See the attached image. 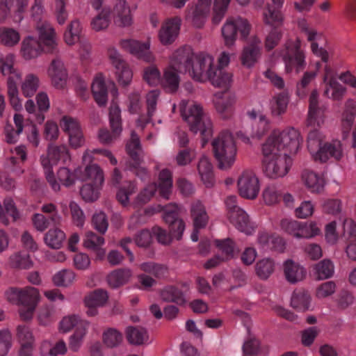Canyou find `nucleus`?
I'll use <instances>...</instances> for the list:
<instances>
[{
    "mask_svg": "<svg viewBox=\"0 0 356 356\" xmlns=\"http://www.w3.org/2000/svg\"><path fill=\"white\" fill-rule=\"evenodd\" d=\"M301 181L308 191L314 194L323 192L325 186L324 177L309 169L302 172Z\"/></svg>",
    "mask_w": 356,
    "mask_h": 356,
    "instance_id": "obj_27",
    "label": "nucleus"
},
{
    "mask_svg": "<svg viewBox=\"0 0 356 356\" xmlns=\"http://www.w3.org/2000/svg\"><path fill=\"white\" fill-rule=\"evenodd\" d=\"M111 10L108 8H104L97 16L92 19L90 25L92 30L101 31L106 29L111 23Z\"/></svg>",
    "mask_w": 356,
    "mask_h": 356,
    "instance_id": "obj_55",
    "label": "nucleus"
},
{
    "mask_svg": "<svg viewBox=\"0 0 356 356\" xmlns=\"http://www.w3.org/2000/svg\"><path fill=\"white\" fill-rule=\"evenodd\" d=\"M55 178L60 186L63 185L66 187L74 185L76 180L75 173L67 167L60 168Z\"/></svg>",
    "mask_w": 356,
    "mask_h": 356,
    "instance_id": "obj_64",
    "label": "nucleus"
},
{
    "mask_svg": "<svg viewBox=\"0 0 356 356\" xmlns=\"http://www.w3.org/2000/svg\"><path fill=\"white\" fill-rule=\"evenodd\" d=\"M120 47L147 63L155 61V56L151 51V41L147 39L145 42H141L133 39H123L120 41Z\"/></svg>",
    "mask_w": 356,
    "mask_h": 356,
    "instance_id": "obj_14",
    "label": "nucleus"
},
{
    "mask_svg": "<svg viewBox=\"0 0 356 356\" xmlns=\"http://www.w3.org/2000/svg\"><path fill=\"white\" fill-rule=\"evenodd\" d=\"M66 238L65 234L58 228L50 229L44 235L45 244L52 249H60Z\"/></svg>",
    "mask_w": 356,
    "mask_h": 356,
    "instance_id": "obj_52",
    "label": "nucleus"
},
{
    "mask_svg": "<svg viewBox=\"0 0 356 356\" xmlns=\"http://www.w3.org/2000/svg\"><path fill=\"white\" fill-rule=\"evenodd\" d=\"M191 215L195 229H202L206 227L209 216L206 209L200 200H195L191 205Z\"/></svg>",
    "mask_w": 356,
    "mask_h": 356,
    "instance_id": "obj_41",
    "label": "nucleus"
},
{
    "mask_svg": "<svg viewBox=\"0 0 356 356\" xmlns=\"http://www.w3.org/2000/svg\"><path fill=\"white\" fill-rule=\"evenodd\" d=\"M315 65L316 70L314 71L305 72L300 81L297 83V95L300 97H304L306 95L305 89L312 84L317 76L318 72L321 67V63L316 62Z\"/></svg>",
    "mask_w": 356,
    "mask_h": 356,
    "instance_id": "obj_57",
    "label": "nucleus"
},
{
    "mask_svg": "<svg viewBox=\"0 0 356 356\" xmlns=\"http://www.w3.org/2000/svg\"><path fill=\"white\" fill-rule=\"evenodd\" d=\"M160 96V90L155 89L150 90L146 95V104L147 116L140 115L136 120V127L143 130L146 124L149 122L152 116L156 111V106Z\"/></svg>",
    "mask_w": 356,
    "mask_h": 356,
    "instance_id": "obj_36",
    "label": "nucleus"
},
{
    "mask_svg": "<svg viewBox=\"0 0 356 356\" xmlns=\"http://www.w3.org/2000/svg\"><path fill=\"white\" fill-rule=\"evenodd\" d=\"M212 0H197L195 4L188 6L186 19L193 26L202 28L209 15Z\"/></svg>",
    "mask_w": 356,
    "mask_h": 356,
    "instance_id": "obj_17",
    "label": "nucleus"
},
{
    "mask_svg": "<svg viewBox=\"0 0 356 356\" xmlns=\"http://www.w3.org/2000/svg\"><path fill=\"white\" fill-rule=\"evenodd\" d=\"M105 240L92 232L86 233L83 239V245L88 250L94 252L96 259L102 260L106 256V249L103 248Z\"/></svg>",
    "mask_w": 356,
    "mask_h": 356,
    "instance_id": "obj_31",
    "label": "nucleus"
},
{
    "mask_svg": "<svg viewBox=\"0 0 356 356\" xmlns=\"http://www.w3.org/2000/svg\"><path fill=\"white\" fill-rule=\"evenodd\" d=\"M313 270L318 280H325L333 275L334 266L330 260L323 259L313 266Z\"/></svg>",
    "mask_w": 356,
    "mask_h": 356,
    "instance_id": "obj_58",
    "label": "nucleus"
},
{
    "mask_svg": "<svg viewBox=\"0 0 356 356\" xmlns=\"http://www.w3.org/2000/svg\"><path fill=\"white\" fill-rule=\"evenodd\" d=\"M33 261L28 254L17 252L8 258V265L11 268L28 270L33 266Z\"/></svg>",
    "mask_w": 356,
    "mask_h": 356,
    "instance_id": "obj_47",
    "label": "nucleus"
},
{
    "mask_svg": "<svg viewBox=\"0 0 356 356\" xmlns=\"http://www.w3.org/2000/svg\"><path fill=\"white\" fill-rule=\"evenodd\" d=\"M262 170L270 179H278L285 177L292 165V159L286 153L278 152L261 144Z\"/></svg>",
    "mask_w": 356,
    "mask_h": 356,
    "instance_id": "obj_4",
    "label": "nucleus"
},
{
    "mask_svg": "<svg viewBox=\"0 0 356 356\" xmlns=\"http://www.w3.org/2000/svg\"><path fill=\"white\" fill-rule=\"evenodd\" d=\"M179 107L181 116L188 123L191 131L201 134L203 137L202 145H204L205 139L212 134L211 119L204 113L202 106L195 102L182 100Z\"/></svg>",
    "mask_w": 356,
    "mask_h": 356,
    "instance_id": "obj_3",
    "label": "nucleus"
},
{
    "mask_svg": "<svg viewBox=\"0 0 356 356\" xmlns=\"http://www.w3.org/2000/svg\"><path fill=\"white\" fill-rule=\"evenodd\" d=\"M180 25L181 19L179 18L165 21L159 33L160 42L164 45L172 43L179 34Z\"/></svg>",
    "mask_w": 356,
    "mask_h": 356,
    "instance_id": "obj_30",
    "label": "nucleus"
},
{
    "mask_svg": "<svg viewBox=\"0 0 356 356\" xmlns=\"http://www.w3.org/2000/svg\"><path fill=\"white\" fill-rule=\"evenodd\" d=\"M257 244L264 250H275L282 252L285 247V243L282 238L266 231L258 234Z\"/></svg>",
    "mask_w": 356,
    "mask_h": 356,
    "instance_id": "obj_33",
    "label": "nucleus"
},
{
    "mask_svg": "<svg viewBox=\"0 0 356 356\" xmlns=\"http://www.w3.org/2000/svg\"><path fill=\"white\" fill-rule=\"evenodd\" d=\"M270 129V122L264 115H260L258 120L252 124L251 136L252 138H261L265 136Z\"/></svg>",
    "mask_w": 356,
    "mask_h": 356,
    "instance_id": "obj_63",
    "label": "nucleus"
},
{
    "mask_svg": "<svg viewBox=\"0 0 356 356\" xmlns=\"http://www.w3.org/2000/svg\"><path fill=\"white\" fill-rule=\"evenodd\" d=\"M161 298L166 302H173L179 305H184L187 302L184 293L177 287L168 286L161 293Z\"/></svg>",
    "mask_w": 356,
    "mask_h": 356,
    "instance_id": "obj_50",
    "label": "nucleus"
},
{
    "mask_svg": "<svg viewBox=\"0 0 356 356\" xmlns=\"http://www.w3.org/2000/svg\"><path fill=\"white\" fill-rule=\"evenodd\" d=\"M38 41L47 53L58 50V38L54 26L48 21H38L34 25Z\"/></svg>",
    "mask_w": 356,
    "mask_h": 356,
    "instance_id": "obj_13",
    "label": "nucleus"
},
{
    "mask_svg": "<svg viewBox=\"0 0 356 356\" xmlns=\"http://www.w3.org/2000/svg\"><path fill=\"white\" fill-rule=\"evenodd\" d=\"M190 51L177 49L170 57L168 65L164 68L161 76V87L169 92L177 90L180 83V74L187 72L186 63Z\"/></svg>",
    "mask_w": 356,
    "mask_h": 356,
    "instance_id": "obj_5",
    "label": "nucleus"
},
{
    "mask_svg": "<svg viewBox=\"0 0 356 356\" xmlns=\"http://www.w3.org/2000/svg\"><path fill=\"white\" fill-rule=\"evenodd\" d=\"M126 147L127 153L134 161V164L129 163L126 164L127 169L135 170L137 176L144 178V176L147 175V171L144 168L139 166L143 159V152L140 147L139 137L134 131L131 132V138Z\"/></svg>",
    "mask_w": 356,
    "mask_h": 356,
    "instance_id": "obj_15",
    "label": "nucleus"
},
{
    "mask_svg": "<svg viewBox=\"0 0 356 356\" xmlns=\"http://www.w3.org/2000/svg\"><path fill=\"white\" fill-rule=\"evenodd\" d=\"M208 81H209L214 87L226 90L232 86L233 75L229 72L217 67L216 70L213 72Z\"/></svg>",
    "mask_w": 356,
    "mask_h": 356,
    "instance_id": "obj_44",
    "label": "nucleus"
},
{
    "mask_svg": "<svg viewBox=\"0 0 356 356\" xmlns=\"http://www.w3.org/2000/svg\"><path fill=\"white\" fill-rule=\"evenodd\" d=\"M109 121L112 129V134L108 130L102 129L98 134L99 140L102 143H110L116 139L122 133V122L120 109L119 106L112 103L109 110Z\"/></svg>",
    "mask_w": 356,
    "mask_h": 356,
    "instance_id": "obj_18",
    "label": "nucleus"
},
{
    "mask_svg": "<svg viewBox=\"0 0 356 356\" xmlns=\"http://www.w3.org/2000/svg\"><path fill=\"white\" fill-rule=\"evenodd\" d=\"M213 155L220 169L229 168L235 162L237 149L232 134L221 132L212 141Z\"/></svg>",
    "mask_w": 356,
    "mask_h": 356,
    "instance_id": "obj_9",
    "label": "nucleus"
},
{
    "mask_svg": "<svg viewBox=\"0 0 356 356\" xmlns=\"http://www.w3.org/2000/svg\"><path fill=\"white\" fill-rule=\"evenodd\" d=\"M323 132L314 129L307 137V148L315 161L326 162L330 159L339 160L343 156V147L339 140H325Z\"/></svg>",
    "mask_w": 356,
    "mask_h": 356,
    "instance_id": "obj_1",
    "label": "nucleus"
},
{
    "mask_svg": "<svg viewBox=\"0 0 356 356\" xmlns=\"http://www.w3.org/2000/svg\"><path fill=\"white\" fill-rule=\"evenodd\" d=\"M307 123L312 127H321L325 121V108L318 104V93L316 90L312 92L309 99Z\"/></svg>",
    "mask_w": 356,
    "mask_h": 356,
    "instance_id": "obj_24",
    "label": "nucleus"
},
{
    "mask_svg": "<svg viewBox=\"0 0 356 356\" xmlns=\"http://www.w3.org/2000/svg\"><path fill=\"white\" fill-rule=\"evenodd\" d=\"M180 207L175 204H170L164 209L163 220L168 223L176 239L179 240L185 229L184 222L178 218Z\"/></svg>",
    "mask_w": 356,
    "mask_h": 356,
    "instance_id": "obj_21",
    "label": "nucleus"
},
{
    "mask_svg": "<svg viewBox=\"0 0 356 356\" xmlns=\"http://www.w3.org/2000/svg\"><path fill=\"white\" fill-rule=\"evenodd\" d=\"M273 8L270 5H267L263 12V20L264 23L272 27H279L283 24L284 15L280 10L284 2V0H271Z\"/></svg>",
    "mask_w": 356,
    "mask_h": 356,
    "instance_id": "obj_28",
    "label": "nucleus"
},
{
    "mask_svg": "<svg viewBox=\"0 0 356 356\" xmlns=\"http://www.w3.org/2000/svg\"><path fill=\"white\" fill-rule=\"evenodd\" d=\"M108 298L107 292L103 289H97L88 294L84 298L87 314L90 316L97 315V308L103 307L106 303Z\"/></svg>",
    "mask_w": 356,
    "mask_h": 356,
    "instance_id": "obj_29",
    "label": "nucleus"
},
{
    "mask_svg": "<svg viewBox=\"0 0 356 356\" xmlns=\"http://www.w3.org/2000/svg\"><path fill=\"white\" fill-rule=\"evenodd\" d=\"M215 243L216 245L218 247L219 250L223 254V256L222 258H220L219 257H215L207 261L204 264V267L207 269L213 268L219 264L221 261L227 260L234 256V245L232 240L229 238H226L222 241L216 240Z\"/></svg>",
    "mask_w": 356,
    "mask_h": 356,
    "instance_id": "obj_35",
    "label": "nucleus"
},
{
    "mask_svg": "<svg viewBox=\"0 0 356 356\" xmlns=\"http://www.w3.org/2000/svg\"><path fill=\"white\" fill-rule=\"evenodd\" d=\"M123 341L122 334L115 328L106 329L102 334V341L108 348H115L120 346Z\"/></svg>",
    "mask_w": 356,
    "mask_h": 356,
    "instance_id": "obj_60",
    "label": "nucleus"
},
{
    "mask_svg": "<svg viewBox=\"0 0 356 356\" xmlns=\"http://www.w3.org/2000/svg\"><path fill=\"white\" fill-rule=\"evenodd\" d=\"M81 180L90 181L97 186H103L104 182V172L97 163L87 165L79 176Z\"/></svg>",
    "mask_w": 356,
    "mask_h": 356,
    "instance_id": "obj_38",
    "label": "nucleus"
},
{
    "mask_svg": "<svg viewBox=\"0 0 356 356\" xmlns=\"http://www.w3.org/2000/svg\"><path fill=\"white\" fill-rule=\"evenodd\" d=\"M312 298L304 289L295 290L291 296L290 306L298 312H306L310 309Z\"/></svg>",
    "mask_w": 356,
    "mask_h": 356,
    "instance_id": "obj_40",
    "label": "nucleus"
},
{
    "mask_svg": "<svg viewBox=\"0 0 356 356\" xmlns=\"http://www.w3.org/2000/svg\"><path fill=\"white\" fill-rule=\"evenodd\" d=\"M298 26L301 33L305 36L307 40L310 42H318L323 38V33L317 31L316 29L309 26L305 19H300L298 21Z\"/></svg>",
    "mask_w": 356,
    "mask_h": 356,
    "instance_id": "obj_59",
    "label": "nucleus"
},
{
    "mask_svg": "<svg viewBox=\"0 0 356 356\" xmlns=\"http://www.w3.org/2000/svg\"><path fill=\"white\" fill-rule=\"evenodd\" d=\"M179 49L188 50L190 54L186 63V71L195 81L204 83L216 70L217 65L214 57L206 52L193 53L190 47Z\"/></svg>",
    "mask_w": 356,
    "mask_h": 356,
    "instance_id": "obj_6",
    "label": "nucleus"
},
{
    "mask_svg": "<svg viewBox=\"0 0 356 356\" xmlns=\"http://www.w3.org/2000/svg\"><path fill=\"white\" fill-rule=\"evenodd\" d=\"M76 274L71 269H62L56 272L52 277L54 284L58 287H69L76 280Z\"/></svg>",
    "mask_w": 356,
    "mask_h": 356,
    "instance_id": "obj_51",
    "label": "nucleus"
},
{
    "mask_svg": "<svg viewBox=\"0 0 356 356\" xmlns=\"http://www.w3.org/2000/svg\"><path fill=\"white\" fill-rule=\"evenodd\" d=\"M45 51L37 38L33 35H27L23 38L20 44L19 55L25 61H31L39 58Z\"/></svg>",
    "mask_w": 356,
    "mask_h": 356,
    "instance_id": "obj_25",
    "label": "nucleus"
},
{
    "mask_svg": "<svg viewBox=\"0 0 356 356\" xmlns=\"http://www.w3.org/2000/svg\"><path fill=\"white\" fill-rule=\"evenodd\" d=\"M301 44L302 42L298 38L289 40L280 51L279 55L284 63V71L286 74L293 72L298 74L305 67V52L301 49Z\"/></svg>",
    "mask_w": 356,
    "mask_h": 356,
    "instance_id": "obj_10",
    "label": "nucleus"
},
{
    "mask_svg": "<svg viewBox=\"0 0 356 356\" xmlns=\"http://www.w3.org/2000/svg\"><path fill=\"white\" fill-rule=\"evenodd\" d=\"M302 142L300 132L293 127H289L282 131L273 130L262 144L289 156L298 152Z\"/></svg>",
    "mask_w": 356,
    "mask_h": 356,
    "instance_id": "obj_7",
    "label": "nucleus"
},
{
    "mask_svg": "<svg viewBox=\"0 0 356 356\" xmlns=\"http://www.w3.org/2000/svg\"><path fill=\"white\" fill-rule=\"evenodd\" d=\"M81 25L80 22L73 20L64 33L63 39L65 42L69 46L74 45L83 39L81 38Z\"/></svg>",
    "mask_w": 356,
    "mask_h": 356,
    "instance_id": "obj_56",
    "label": "nucleus"
},
{
    "mask_svg": "<svg viewBox=\"0 0 356 356\" xmlns=\"http://www.w3.org/2000/svg\"><path fill=\"white\" fill-rule=\"evenodd\" d=\"M261 40L256 36L252 37L243 49L241 56L242 65L248 68L253 67L261 56Z\"/></svg>",
    "mask_w": 356,
    "mask_h": 356,
    "instance_id": "obj_26",
    "label": "nucleus"
},
{
    "mask_svg": "<svg viewBox=\"0 0 356 356\" xmlns=\"http://www.w3.org/2000/svg\"><path fill=\"white\" fill-rule=\"evenodd\" d=\"M21 40L19 32L10 27L3 26L0 28V44L8 48H13L17 46Z\"/></svg>",
    "mask_w": 356,
    "mask_h": 356,
    "instance_id": "obj_46",
    "label": "nucleus"
},
{
    "mask_svg": "<svg viewBox=\"0 0 356 356\" xmlns=\"http://www.w3.org/2000/svg\"><path fill=\"white\" fill-rule=\"evenodd\" d=\"M126 335L128 341L135 346H147L152 343L146 329L130 326L126 329Z\"/></svg>",
    "mask_w": 356,
    "mask_h": 356,
    "instance_id": "obj_39",
    "label": "nucleus"
},
{
    "mask_svg": "<svg viewBox=\"0 0 356 356\" xmlns=\"http://www.w3.org/2000/svg\"><path fill=\"white\" fill-rule=\"evenodd\" d=\"M39 87V77L33 73L27 74L21 83V90L26 97L33 96Z\"/></svg>",
    "mask_w": 356,
    "mask_h": 356,
    "instance_id": "obj_53",
    "label": "nucleus"
},
{
    "mask_svg": "<svg viewBox=\"0 0 356 356\" xmlns=\"http://www.w3.org/2000/svg\"><path fill=\"white\" fill-rule=\"evenodd\" d=\"M20 218L21 213L11 197L5 198L3 204L0 203V222L3 225L8 226L10 222H16Z\"/></svg>",
    "mask_w": 356,
    "mask_h": 356,
    "instance_id": "obj_32",
    "label": "nucleus"
},
{
    "mask_svg": "<svg viewBox=\"0 0 356 356\" xmlns=\"http://www.w3.org/2000/svg\"><path fill=\"white\" fill-rule=\"evenodd\" d=\"M89 322L86 321L79 324L74 332L70 337L69 346L73 351H78L83 344V339L87 334Z\"/></svg>",
    "mask_w": 356,
    "mask_h": 356,
    "instance_id": "obj_48",
    "label": "nucleus"
},
{
    "mask_svg": "<svg viewBox=\"0 0 356 356\" xmlns=\"http://www.w3.org/2000/svg\"><path fill=\"white\" fill-rule=\"evenodd\" d=\"M197 170L205 186H212L214 182L213 167L208 157L202 156L200 158L197 164Z\"/></svg>",
    "mask_w": 356,
    "mask_h": 356,
    "instance_id": "obj_45",
    "label": "nucleus"
},
{
    "mask_svg": "<svg viewBox=\"0 0 356 356\" xmlns=\"http://www.w3.org/2000/svg\"><path fill=\"white\" fill-rule=\"evenodd\" d=\"M239 195L248 200L255 199L260 191V182L256 174L250 170L244 171L237 182Z\"/></svg>",
    "mask_w": 356,
    "mask_h": 356,
    "instance_id": "obj_16",
    "label": "nucleus"
},
{
    "mask_svg": "<svg viewBox=\"0 0 356 356\" xmlns=\"http://www.w3.org/2000/svg\"><path fill=\"white\" fill-rule=\"evenodd\" d=\"M289 102V95L286 92L275 95L268 103V109L273 118H279L286 111Z\"/></svg>",
    "mask_w": 356,
    "mask_h": 356,
    "instance_id": "obj_37",
    "label": "nucleus"
},
{
    "mask_svg": "<svg viewBox=\"0 0 356 356\" xmlns=\"http://www.w3.org/2000/svg\"><path fill=\"white\" fill-rule=\"evenodd\" d=\"M323 82L325 84V95L333 100H339L346 93V88L338 83L333 70L327 65L324 67Z\"/></svg>",
    "mask_w": 356,
    "mask_h": 356,
    "instance_id": "obj_22",
    "label": "nucleus"
},
{
    "mask_svg": "<svg viewBox=\"0 0 356 356\" xmlns=\"http://www.w3.org/2000/svg\"><path fill=\"white\" fill-rule=\"evenodd\" d=\"M132 275L131 270L128 268L118 269L112 271L107 277V282L110 286L118 288L126 284Z\"/></svg>",
    "mask_w": 356,
    "mask_h": 356,
    "instance_id": "obj_54",
    "label": "nucleus"
},
{
    "mask_svg": "<svg viewBox=\"0 0 356 356\" xmlns=\"http://www.w3.org/2000/svg\"><path fill=\"white\" fill-rule=\"evenodd\" d=\"M250 25L249 22L243 18H229L222 27V35L225 46L232 47L234 45L237 31H239L241 36L246 38L250 33Z\"/></svg>",
    "mask_w": 356,
    "mask_h": 356,
    "instance_id": "obj_12",
    "label": "nucleus"
},
{
    "mask_svg": "<svg viewBox=\"0 0 356 356\" xmlns=\"http://www.w3.org/2000/svg\"><path fill=\"white\" fill-rule=\"evenodd\" d=\"M111 12L114 24L119 28H129L134 23L133 13L125 0H115Z\"/></svg>",
    "mask_w": 356,
    "mask_h": 356,
    "instance_id": "obj_19",
    "label": "nucleus"
},
{
    "mask_svg": "<svg viewBox=\"0 0 356 356\" xmlns=\"http://www.w3.org/2000/svg\"><path fill=\"white\" fill-rule=\"evenodd\" d=\"M275 262L270 258H264L257 261L255 265L257 275L262 279H268L275 270Z\"/></svg>",
    "mask_w": 356,
    "mask_h": 356,
    "instance_id": "obj_61",
    "label": "nucleus"
},
{
    "mask_svg": "<svg viewBox=\"0 0 356 356\" xmlns=\"http://www.w3.org/2000/svg\"><path fill=\"white\" fill-rule=\"evenodd\" d=\"M93 97L99 106H104L107 102V87L102 74H97L92 83Z\"/></svg>",
    "mask_w": 356,
    "mask_h": 356,
    "instance_id": "obj_43",
    "label": "nucleus"
},
{
    "mask_svg": "<svg viewBox=\"0 0 356 356\" xmlns=\"http://www.w3.org/2000/svg\"><path fill=\"white\" fill-rule=\"evenodd\" d=\"M172 187L171 172L167 170H162L159 175V188L161 195L168 199Z\"/></svg>",
    "mask_w": 356,
    "mask_h": 356,
    "instance_id": "obj_62",
    "label": "nucleus"
},
{
    "mask_svg": "<svg viewBox=\"0 0 356 356\" xmlns=\"http://www.w3.org/2000/svg\"><path fill=\"white\" fill-rule=\"evenodd\" d=\"M356 117V102L352 99L348 100L341 114V123L342 127L346 132H348L355 121Z\"/></svg>",
    "mask_w": 356,
    "mask_h": 356,
    "instance_id": "obj_49",
    "label": "nucleus"
},
{
    "mask_svg": "<svg viewBox=\"0 0 356 356\" xmlns=\"http://www.w3.org/2000/svg\"><path fill=\"white\" fill-rule=\"evenodd\" d=\"M4 297L10 303L20 307L19 315L24 321L33 318L41 300L39 289L31 286L22 288L10 287L5 291Z\"/></svg>",
    "mask_w": 356,
    "mask_h": 356,
    "instance_id": "obj_2",
    "label": "nucleus"
},
{
    "mask_svg": "<svg viewBox=\"0 0 356 356\" xmlns=\"http://www.w3.org/2000/svg\"><path fill=\"white\" fill-rule=\"evenodd\" d=\"M67 351V345L64 340L59 339L55 343L50 340H43L40 346L42 356H58L65 355Z\"/></svg>",
    "mask_w": 356,
    "mask_h": 356,
    "instance_id": "obj_42",
    "label": "nucleus"
},
{
    "mask_svg": "<svg viewBox=\"0 0 356 356\" xmlns=\"http://www.w3.org/2000/svg\"><path fill=\"white\" fill-rule=\"evenodd\" d=\"M236 97L232 92H216L213 97V103L216 111L223 118H229L234 113Z\"/></svg>",
    "mask_w": 356,
    "mask_h": 356,
    "instance_id": "obj_23",
    "label": "nucleus"
},
{
    "mask_svg": "<svg viewBox=\"0 0 356 356\" xmlns=\"http://www.w3.org/2000/svg\"><path fill=\"white\" fill-rule=\"evenodd\" d=\"M283 269L286 280L291 284L300 282L306 277L305 268L291 259L284 262Z\"/></svg>",
    "mask_w": 356,
    "mask_h": 356,
    "instance_id": "obj_34",
    "label": "nucleus"
},
{
    "mask_svg": "<svg viewBox=\"0 0 356 356\" xmlns=\"http://www.w3.org/2000/svg\"><path fill=\"white\" fill-rule=\"evenodd\" d=\"M225 204L227 211V218L237 229L246 234H250L254 230L251 225L248 214L236 204V197L228 196Z\"/></svg>",
    "mask_w": 356,
    "mask_h": 356,
    "instance_id": "obj_11",
    "label": "nucleus"
},
{
    "mask_svg": "<svg viewBox=\"0 0 356 356\" xmlns=\"http://www.w3.org/2000/svg\"><path fill=\"white\" fill-rule=\"evenodd\" d=\"M47 73L55 88L62 89L66 86L68 73L61 59L58 58L53 59L47 68Z\"/></svg>",
    "mask_w": 356,
    "mask_h": 356,
    "instance_id": "obj_20",
    "label": "nucleus"
},
{
    "mask_svg": "<svg viewBox=\"0 0 356 356\" xmlns=\"http://www.w3.org/2000/svg\"><path fill=\"white\" fill-rule=\"evenodd\" d=\"M71 161V154L65 145H49L47 147V155L40 157L41 165L44 169L46 179L53 191H60V185L56 181L53 172V166L59 162L67 163Z\"/></svg>",
    "mask_w": 356,
    "mask_h": 356,
    "instance_id": "obj_8",
    "label": "nucleus"
}]
</instances>
